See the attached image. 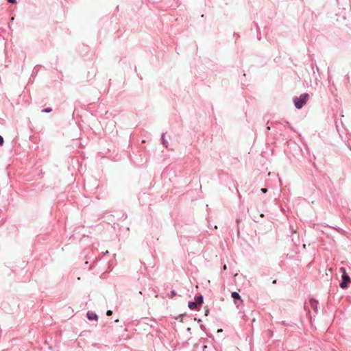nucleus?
<instances>
[{
	"instance_id": "f257e3e1",
	"label": "nucleus",
	"mask_w": 351,
	"mask_h": 351,
	"mask_svg": "<svg viewBox=\"0 0 351 351\" xmlns=\"http://www.w3.org/2000/svg\"><path fill=\"white\" fill-rule=\"evenodd\" d=\"M308 99V95L307 93L302 94L299 97H295L294 99L295 107L298 109L301 108L306 103Z\"/></svg>"
},
{
	"instance_id": "f03ea898",
	"label": "nucleus",
	"mask_w": 351,
	"mask_h": 351,
	"mask_svg": "<svg viewBox=\"0 0 351 351\" xmlns=\"http://www.w3.org/2000/svg\"><path fill=\"white\" fill-rule=\"evenodd\" d=\"M342 280L343 281L340 283V287L342 289H346L348 287L347 284L351 281L350 278L347 274H345L342 275Z\"/></svg>"
},
{
	"instance_id": "7ed1b4c3",
	"label": "nucleus",
	"mask_w": 351,
	"mask_h": 351,
	"mask_svg": "<svg viewBox=\"0 0 351 351\" xmlns=\"http://www.w3.org/2000/svg\"><path fill=\"white\" fill-rule=\"evenodd\" d=\"M198 304L199 303H197V302H190L189 303V307L190 309H192V310L197 309L198 307L199 306Z\"/></svg>"
},
{
	"instance_id": "20e7f679",
	"label": "nucleus",
	"mask_w": 351,
	"mask_h": 351,
	"mask_svg": "<svg viewBox=\"0 0 351 351\" xmlns=\"http://www.w3.org/2000/svg\"><path fill=\"white\" fill-rule=\"evenodd\" d=\"M87 317L90 320H93V319L97 320V315L93 312H88Z\"/></svg>"
},
{
	"instance_id": "39448f33",
	"label": "nucleus",
	"mask_w": 351,
	"mask_h": 351,
	"mask_svg": "<svg viewBox=\"0 0 351 351\" xmlns=\"http://www.w3.org/2000/svg\"><path fill=\"white\" fill-rule=\"evenodd\" d=\"M231 295H232V298H234V299L241 300V297H240L239 294L237 292H232Z\"/></svg>"
},
{
	"instance_id": "423d86ee",
	"label": "nucleus",
	"mask_w": 351,
	"mask_h": 351,
	"mask_svg": "<svg viewBox=\"0 0 351 351\" xmlns=\"http://www.w3.org/2000/svg\"><path fill=\"white\" fill-rule=\"evenodd\" d=\"M195 302H197V303H199V306H200L202 304V303L203 302V298L202 296H199V297H197L195 298Z\"/></svg>"
},
{
	"instance_id": "0eeeda50",
	"label": "nucleus",
	"mask_w": 351,
	"mask_h": 351,
	"mask_svg": "<svg viewBox=\"0 0 351 351\" xmlns=\"http://www.w3.org/2000/svg\"><path fill=\"white\" fill-rule=\"evenodd\" d=\"M310 303H311V306L313 308H315L316 307L317 301L315 300L311 299L310 300Z\"/></svg>"
},
{
	"instance_id": "6e6552de",
	"label": "nucleus",
	"mask_w": 351,
	"mask_h": 351,
	"mask_svg": "<svg viewBox=\"0 0 351 351\" xmlns=\"http://www.w3.org/2000/svg\"><path fill=\"white\" fill-rule=\"evenodd\" d=\"M340 271L342 273V275H344L345 274H347L346 271V269L344 267L340 268Z\"/></svg>"
},
{
	"instance_id": "1a4fd4ad",
	"label": "nucleus",
	"mask_w": 351,
	"mask_h": 351,
	"mask_svg": "<svg viewBox=\"0 0 351 351\" xmlns=\"http://www.w3.org/2000/svg\"><path fill=\"white\" fill-rule=\"evenodd\" d=\"M176 291H174V290L171 291V295H170V297H171V298H173V297H174V296H176Z\"/></svg>"
},
{
	"instance_id": "9d476101",
	"label": "nucleus",
	"mask_w": 351,
	"mask_h": 351,
	"mask_svg": "<svg viewBox=\"0 0 351 351\" xmlns=\"http://www.w3.org/2000/svg\"><path fill=\"white\" fill-rule=\"evenodd\" d=\"M51 110H51V108H47L44 109V110H43V112H51Z\"/></svg>"
},
{
	"instance_id": "9b49d317",
	"label": "nucleus",
	"mask_w": 351,
	"mask_h": 351,
	"mask_svg": "<svg viewBox=\"0 0 351 351\" xmlns=\"http://www.w3.org/2000/svg\"><path fill=\"white\" fill-rule=\"evenodd\" d=\"M112 314V311H110V310H108V311L106 312V315H107L108 316H110V315H111Z\"/></svg>"
},
{
	"instance_id": "f8f14e48",
	"label": "nucleus",
	"mask_w": 351,
	"mask_h": 351,
	"mask_svg": "<svg viewBox=\"0 0 351 351\" xmlns=\"http://www.w3.org/2000/svg\"><path fill=\"white\" fill-rule=\"evenodd\" d=\"M3 143V137L0 135V145H2Z\"/></svg>"
},
{
	"instance_id": "ddd939ff",
	"label": "nucleus",
	"mask_w": 351,
	"mask_h": 351,
	"mask_svg": "<svg viewBox=\"0 0 351 351\" xmlns=\"http://www.w3.org/2000/svg\"><path fill=\"white\" fill-rule=\"evenodd\" d=\"M261 191L264 193H265L267 192V189H261Z\"/></svg>"
},
{
	"instance_id": "4468645a",
	"label": "nucleus",
	"mask_w": 351,
	"mask_h": 351,
	"mask_svg": "<svg viewBox=\"0 0 351 351\" xmlns=\"http://www.w3.org/2000/svg\"><path fill=\"white\" fill-rule=\"evenodd\" d=\"M16 0H8L10 3H14Z\"/></svg>"
},
{
	"instance_id": "2eb2a0df",
	"label": "nucleus",
	"mask_w": 351,
	"mask_h": 351,
	"mask_svg": "<svg viewBox=\"0 0 351 351\" xmlns=\"http://www.w3.org/2000/svg\"><path fill=\"white\" fill-rule=\"evenodd\" d=\"M208 309H206V310L205 311V315H208Z\"/></svg>"
},
{
	"instance_id": "dca6fc26",
	"label": "nucleus",
	"mask_w": 351,
	"mask_h": 351,
	"mask_svg": "<svg viewBox=\"0 0 351 351\" xmlns=\"http://www.w3.org/2000/svg\"><path fill=\"white\" fill-rule=\"evenodd\" d=\"M223 269L224 270H226V269H227V267H226V265H223Z\"/></svg>"
}]
</instances>
